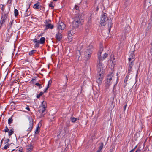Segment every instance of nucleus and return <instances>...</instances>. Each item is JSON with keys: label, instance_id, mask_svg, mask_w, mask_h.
<instances>
[{"label": "nucleus", "instance_id": "nucleus-1", "mask_svg": "<svg viewBox=\"0 0 152 152\" xmlns=\"http://www.w3.org/2000/svg\"><path fill=\"white\" fill-rule=\"evenodd\" d=\"M103 50V48L102 44L100 45V48L99 52L98 53V58L99 61V64L98 65V68L97 69L98 72L99 73V76L97 80V82L98 83H101L103 78L104 77V69L103 64H102V62L104 59V54L103 55L102 58L101 54V53Z\"/></svg>", "mask_w": 152, "mask_h": 152}, {"label": "nucleus", "instance_id": "nucleus-2", "mask_svg": "<svg viewBox=\"0 0 152 152\" xmlns=\"http://www.w3.org/2000/svg\"><path fill=\"white\" fill-rule=\"evenodd\" d=\"M83 21L82 19L81 20V16L80 15H77L75 16L73 22V26L75 27L78 28L81 26L83 24Z\"/></svg>", "mask_w": 152, "mask_h": 152}, {"label": "nucleus", "instance_id": "nucleus-3", "mask_svg": "<svg viewBox=\"0 0 152 152\" xmlns=\"http://www.w3.org/2000/svg\"><path fill=\"white\" fill-rule=\"evenodd\" d=\"M93 48V45L91 44H90L84 52L85 59L86 61H88L92 53Z\"/></svg>", "mask_w": 152, "mask_h": 152}, {"label": "nucleus", "instance_id": "nucleus-4", "mask_svg": "<svg viewBox=\"0 0 152 152\" xmlns=\"http://www.w3.org/2000/svg\"><path fill=\"white\" fill-rule=\"evenodd\" d=\"M29 124L26 126V131L30 132L32 130L34 125L33 120L31 117H28Z\"/></svg>", "mask_w": 152, "mask_h": 152}, {"label": "nucleus", "instance_id": "nucleus-5", "mask_svg": "<svg viewBox=\"0 0 152 152\" xmlns=\"http://www.w3.org/2000/svg\"><path fill=\"white\" fill-rule=\"evenodd\" d=\"M8 12H3L2 13V16L0 22L1 26H2L3 24H4L8 16Z\"/></svg>", "mask_w": 152, "mask_h": 152}, {"label": "nucleus", "instance_id": "nucleus-6", "mask_svg": "<svg viewBox=\"0 0 152 152\" xmlns=\"http://www.w3.org/2000/svg\"><path fill=\"white\" fill-rule=\"evenodd\" d=\"M45 30H47L49 28L52 29L54 28L53 25L50 22L51 21L50 20H47L45 21Z\"/></svg>", "mask_w": 152, "mask_h": 152}, {"label": "nucleus", "instance_id": "nucleus-7", "mask_svg": "<svg viewBox=\"0 0 152 152\" xmlns=\"http://www.w3.org/2000/svg\"><path fill=\"white\" fill-rule=\"evenodd\" d=\"M42 105L41 107H40V109L39 110V112L41 113L42 115H44L43 114L44 112L45 111L46 108V102L45 101H43L42 102Z\"/></svg>", "mask_w": 152, "mask_h": 152}, {"label": "nucleus", "instance_id": "nucleus-8", "mask_svg": "<svg viewBox=\"0 0 152 152\" xmlns=\"http://www.w3.org/2000/svg\"><path fill=\"white\" fill-rule=\"evenodd\" d=\"M112 73L111 72L107 76L106 79V85L108 87L111 84V81L113 77Z\"/></svg>", "mask_w": 152, "mask_h": 152}, {"label": "nucleus", "instance_id": "nucleus-9", "mask_svg": "<svg viewBox=\"0 0 152 152\" xmlns=\"http://www.w3.org/2000/svg\"><path fill=\"white\" fill-rule=\"evenodd\" d=\"M112 20L111 18L110 19H108V18H107V19L106 21V24L107 23V26L108 27V33H109L110 30L112 26Z\"/></svg>", "mask_w": 152, "mask_h": 152}, {"label": "nucleus", "instance_id": "nucleus-10", "mask_svg": "<svg viewBox=\"0 0 152 152\" xmlns=\"http://www.w3.org/2000/svg\"><path fill=\"white\" fill-rule=\"evenodd\" d=\"M33 143L31 142L30 144H28L26 146L27 152H30L32 150L33 148Z\"/></svg>", "mask_w": 152, "mask_h": 152}, {"label": "nucleus", "instance_id": "nucleus-11", "mask_svg": "<svg viewBox=\"0 0 152 152\" xmlns=\"http://www.w3.org/2000/svg\"><path fill=\"white\" fill-rule=\"evenodd\" d=\"M33 41L35 44L34 47L35 48H38L39 47V40H38L37 39H35L33 40Z\"/></svg>", "mask_w": 152, "mask_h": 152}, {"label": "nucleus", "instance_id": "nucleus-12", "mask_svg": "<svg viewBox=\"0 0 152 152\" xmlns=\"http://www.w3.org/2000/svg\"><path fill=\"white\" fill-rule=\"evenodd\" d=\"M65 24L64 23L61 22L58 25L57 28L59 30H63L65 28Z\"/></svg>", "mask_w": 152, "mask_h": 152}, {"label": "nucleus", "instance_id": "nucleus-13", "mask_svg": "<svg viewBox=\"0 0 152 152\" xmlns=\"http://www.w3.org/2000/svg\"><path fill=\"white\" fill-rule=\"evenodd\" d=\"M135 56L134 54L133 51H132L130 52V56H129L128 60L129 62L130 61L134 62V60Z\"/></svg>", "mask_w": 152, "mask_h": 152}, {"label": "nucleus", "instance_id": "nucleus-14", "mask_svg": "<svg viewBox=\"0 0 152 152\" xmlns=\"http://www.w3.org/2000/svg\"><path fill=\"white\" fill-rule=\"evenodd\" d=\"M62 37V34H61V32L59 31L56 34L55 38L58 41H60Z\"/></svg>", "mask_w": 152, "mask_h": 152}, {"label": "nucleus", "instance_id": "nucleus-15", "mask_svg": "<svg viewBox=\"0 0 152 152\" xmlns=\"http://www.w3.org/2000/svg\"><path fill=\"white\" fill-rule=\"evenodd\" d=\"M100 25L102 26H104V13L102 15L101 17Z\"/></svg>", "mask_w": 152, "mask_h": 152}, {"label": "nucleus", "instance_id": "nucleus-16", "mask_svg": "<svg viewBox=\"0 0 152 152\" xmlns=\"http://www.w3.org/2000/svg\"><path fill=\"white\" fill-rule=\"evenodd\" d=\"M39 2L36 3L33 6V8L35 9L43 10V8L42 7V6L40 5H39Z\"/></svg>", "mask_w": 152, "mask_h": 152}, {"label": "nucleus", "instance_id": "nucleus-17", "mask_svg": "<svg viewBox=\"0 0 152 152\" xmlns=\"http://www.w3.org/2000/svg\"><path fill=\"white\" fill-rule=\"evenodd\" d=\"M74 33L73 31L70 30L68 32V36L67 37L68 39L70 40L71 41L72 37Z\"/></svg>", "mask_w": 152, "mask_h": 152}, {"label": "nucleus", "instance_id": "nucleus-18", "mask_svg": "<svg viewBox=\"0 0 152 152\" xmlns=\"http://www.w3.org/2000/svg\"><path fill=\"white\" fill-rule=\"evenodd\" d=\"M45 38L44 37H42L40 39L39 43H40V44H43L45 43Z\"/></svg>", "mask_w": 152, "mask_h": 152}, {"label": "nucleus", "instance_id": "nucleus-19", "mask_svg": "<svg viewBox=\"0 0 152 152\" xmlns=\"http://www.w3.org/2000/svg\"><path fill=\"white\" fill-rule=\"evenodd\" d=\"M130 63L129 64V66L128 67V71H130L131 69L132 68V66H133V65L134 64V62H132V61H130Z\"/></svg>", "mask_w": 152, "mask_h": 152}, {"label": "nucleus", "instance_id": "nucleus-20", "mask_svg": "<svg viewBox=\"0 0 152 152\" xmlns=\"http://www.w3.org/2000/svg\"><path fill=\"white\" fill-rule=\"evenodd\" d=\"M14 132V129H12L9 131H8V134L9 136H10L12 135Z\"/></svg>", "mask_w": 152, "mask_h": 152}, {"label": "nucleus", "instance_id": "nucleus-21", "mask_svg": "<svg viewBox=\"0 0 152 152\" xmlns=\"http://www.w3.org/2000/svg\"><path fill=\"white\" fill-rule=\"evenodd\" d=\"M28 9H27L25 11V16H28L29 15H30L31 14V12H29V11L28 12Z\"/></svg>", "mask_w": 152, "mask_h": 152}, {"label": "nucleus", "instance_id": "nucleus-22", "mask_svg": "<svg viewBox=\"0 0 152 152\" xmlns=\"http://www.w3.org/2000/svg\"><path fill=\"white\" fill-rule=\"evenodd\" d=\"M10 144L9 143L7 144L6 145L4 146L3 148H2L3 150H6L10 146Z\"/></svg>", "mask_w": 152, "mask_h": 152}, {"label": "nucleus", "instance_id": "nucleus-23", "mask_svg": "<svg viewBox=\"0 0 152 152\" xmlns=\"http://www.w3.org/2000/svg\"><path fill=\"white\" fill-rule=\"evenodd\" d=\"M36 50H33L29 52V55L30 56H32L36 52Z\"/></svg>", "mask_w": 152, "mask_h": 152}, {"label": "nucleus", "instance_id": "nucleus-24", "mask_svg": "<svg viewBox=\"0 0 152 152\" xmlns=\"http://www.w3.org/2000/svg\"><path fill=\"white\" fill-rule=\"evenodd\" d=\"M77 118H75L74 117H71L70 118V120L72 123H75L77 121Z\"/></svg>", "mask_w": 152, "mask_h": 152}, {"label": "nucleus", "instance_id": "nucleus-25", "mask_svg": "<svg viewBox=\"0 0 152 152\" xmlns=\"http://www.w3.org/2000/svg\"><path fill=\"white\" fill-rule=\"evenodd\" d=\"M13 119L12 117L10 118L8 120V124L10 125V124L12 123Z\"/></svg>", "mask_w": 152, "mask_h": 152}, {"label": "nucleus", "instance_id": "nucleus-26", "mask_svg": "<svg viewBox=\"0 0 152 152\" xmlns=\"http://www.w3.org/2000/svg\"><path fill=\"white\" fill-rule=\"evenodd\" d=\"M115 60V58L114 57V55H111L110 57V61H111L113 63V60Z\"/></svg>", "mask_w": 152, "mask_h": 152}, {"label": "nucleus", "instance_id": "nucleus-27", "mask_svg": "<svg viewBox=\"0 0 152 152\" xmlns=\"http://www.w3.org/2000/svg\"><path fill=\"white\" fill-rule=\"evenodd\" d=\"M51 83L52 81L51 80H50L48 82V84L47 87L49 88V87L50 86Z\"/></svg>", "mask_w": 152, "mask_h": 152}, {"label": "nucleus", "instance_id": "nucleus-28", "mask_svg": "<svg viewBox=\"0 0 152 152\" xmlns=\"http://www.w3.org/2000/svg\"><path fill=\"white\" fill-rule=\"evenodd\" d=\"M14 14H15V17L17 16L18 15V10L16 9H15Z\"/></svg>", "mask_w": 152, "mask_h": 152}, {"label": "nucleus", "instance_id": "nucleus-29", "mask_svg": "<svg viewBox=\"0 0 152 152\" xmlns=\"http://www.w3.org/2000/svg\"><path fill=\"white\" fill-rule=\"evenodd\" d=\"M43 94V93L42 92H41L39 93V94L37 95V98L38 99Z\"/></svg>", "mask_w": 152, "mask_h": 152}, {"label": "nucleus", "instance_id": "nucleus-30", "mask_svg": "<svg viewBox=\"0 0 152 152\" xmlns=\"http://www.w3.org/2000/svg\"><path fill=\"white\" fill-rule=\"evenodd\" d=\"M39 126H38L36 128L35 132V133L36 134H38L39 132Z\"/></svg>", "mask_w": 152, "mask_h": 152}, {"label": "nucleus", "instance_id": "nucleus-31", "mask_svg": "<svg viewBox=\"0 0 152 152\" xmlns=\"http://www.w3.org/2000/svg\"><path fill=\"white\" fill-rule=\"evenodd\" d=\"M35 85L37 86H38L40 88H42V85L41 84H40L38 83H36Z\"/></svg>", "mask_w": 152, "mask_h": 152}, {"label": "nucleus", "instance_id": "nucleus-32", "mask_svg": "<svg viewBox=\"0 0 152 152\" xmlns=\"http://www.w3.org/2000/svg\"><path fill=\"white\" fill-rule=\"evenodd\" d=\"M2 7H1V9L2 11L4 12V11L5 9V5L4 4H1Z\"/></svg>", "mask_w": 152, "mask_h": 152}, {"label": "nucleus", "instance_id": "nucleus-33", "mask_svg": "<svg viewBox=\"0 0 152 152\" xmlns=\"http://www.w3.org/2000/svg\"><path fill=\"white\" fill-rule=\"evenodd\" d=\"M70 121H68L66 122V126L67 127H69L70 126Z\"/></svg>", "mask_w": 152, "mask_h": 152}, {"label": "nucleus", "instance_id": "nucleus-34", "mask_svg": "<svg viewBox=\"0 0 152 152\" xmlns=\"http://www.w3.org/2000/svg\"><path fill=\"white\" fill-rule=\"evenodd\" d=\"M4 131L5 132H8L9 131V129L7 126H6L5 127Z\"/></svg>", "mask_w": 152, "mask_h": 152}, {"label": "nucleus", "instance_id": "nucleus-35", "mask_svg": "<svg viewBox=\"0 0 152 152\" xmlns=\"http://www.w3.org/2000/svg\"><path fill=\"white\" fill-rule=\"evenodd\" d=\"M103 146V143H101V145L100 146L99 148V151H101V150Z\"/></svg>", "mask_w": 152, "mask_h": 152}, {"label": "nucleus", "instance_id": "nucleus-36", "mask_svg": "<svg viewBox=\"0 0 152 152\" xmlns=\"http://www.w3.org/2000/svg\"><path fill=\"white\" fill-rule=\"evenodd\" d=\"M14 22V20H12V21L10 22V24L9 25L10 28L12 26V24Z\"/></svg>", "mask_w": 152, "mask_h": 152}, {"label": "nucleus", "instance_id": "nucleus-37", "mask_svg": "<svg viewBox=\"0 0 152 152\" xmlns=\"http://www.w3.org/2000/svg\"><path fill=\"white\" fill-rule=\"evenodd\" d=\"M74 8L75 9V10H79V6H78L77 5H75V6Z\"/></svg>", "mask_w": 152, "mask_h": 152}, {"label": "nucleus", "instance_id": "nucleus-38", "mask_svg": "<svg viewBox=\"0 0 152 152\" xmlns=\"http://www.w3.org/2000/svg\"><path fill=\"white\" fill-rule=\"evenodd\" d=\"M19 151L20 152H23V149L22 147H20L19 148Z\"/></svg>", "mask_w": 152, "mask_h": 152}, {"label": "nucleus", "instance_id": "nucleus-39", "mask_svg": "<svg viewBox=\"0 0 152 152\" xmlns=\"http://www.w3.org/2000/svg\"><path fill=\"white\" fill-rule=\"evenodd\" d=\"M53 3V2H51L50 4L49 5V6L50 7H51V9H53L54 8V6H53L52 5V4Z\"/></svg>", "mask_w": 152, "mask_h": 152}, {"label": "nucleus", "instance_id": "nucleus-40", "mask_svg": "<svg viewBox=\"0 0 152 152\" xmlns=\"http://www.w3.org/2000/svg\"><path fill=\"white\" fill-rule=\"evenodd\" d=\"M135 152H141L140 148H138Z\"/></svg>", "mask_w": 152, "mask_h": 152}, {"label": "nucleus", "instance_id": "nucleus-41", "mask_svg": "<svg viewBox=\"0 0 152 152\" xmlns=\"http://www.w3.org/2000/svg\"><path fill=\"white\" fill-rule=\"evenodd\" d=\"M127 81V80L125 79L124 80V86H126V82Z\"/></svg>", "mask_w": 152, "mask_h": 152}, {"label": "nucleus", "instance_id": "nucleus-42", "mask_svg": "<svg viewBox=\"0 0 152 152\" xmlns=\"http://www.w3.org/2000/svg\"><path fill=\"white\" fill-rule=\"evenodd\" d=\"M9 141H10V140L9 139H7V140H5L4 143L5 144H6V143L8 144L7 143H8V142H9Z\"/></svg>", "mask_w": 152, "mask_h": 152}, {"label": "nucleus", "instance_id": "nucleus-43", "mask_svg": "<svg viewBox=\"0 0 152 152\" xmlns=\"http://www.w3.org/2000/svg\"><path fill=\"white\" fill-rule=\"evenodd\" d=\"M65 76L66 77V84L67 83V81H68V77L66 75H65Z\"/></svg>", "mask_w": 152, "mask_h": 152}, {"label": "nucleus", "instance_id": "nucleus-44", "mask_svg": "<svg viewBox=\"0 0 152 152\" xmlns=\"http://www.w3.org/2000/svg\"><path fill=\"white\" fill-rule=\"evenodd\" d=\"M48 88H48L46 87V88L44 90V93L46 92L47 90L48 89Z\"/></svg>", "mask_w": 152, "mask_h": 152}, {"label": "nucleus", "instance_id": "nucleus-45", "mask_svg": "<svg viewBox=\"0 0 152 152\" xmlns=\"http://www.w3.org/2000/svg\"><path fill=\"white\" fill-rule=\"evenodd\" d=\"M127 106V104H126L125 105L124 108V111L125 110Z\"/></svg>", "mask_w": 152, "mask_h": 152}, {"label": "nucleus", "instance_id": "nucleus-46", "mask_svg": "<svg viewBox=\"0 0 152 152\" xmlns=\"http://www.w3.org/2000/svg\"><path fill=\"white\" fill-rule=\"evenodd\" d=\"M26 109L28 110L29 111L30 110V109L28 107H27L26 108Z\"/></svg>", "mask_w": 152, "mask_h": 152}, {"label": "nucleus", "instance_id": "nucleus-47", "mask_svg": "<svg viewBox=\"0 0 152 152\" xmlns=\"http://www.w3.org/2000/svg\"><path fill=\"white\" fill-rule=\"evenodd\" d=\"M135 149V148L132 149L131 151H130V152H133L134 150Z\"/></svg>", "mask_w": 152, "mask_h": 152}, {"label": "nucleus", "instance_id": "nucleus-48", "mask_svg": "<svg viewBox=\"0 0 152 152\" xmlns=\"http://www.w3.org/2000/svg\"><path fill=\"white\" fill-rule=\"evenodd\" d=\"M108 53L107 54L106 53H105V58H106L108 56Z\"/></svg>", "mask_w": 152, "mask_h": 152}, {"label": "nucleus", "instance_id": "nucleus-49", "mask_svg": "<svg viewBox=\"0 0 152 152\" xmlns=\"http://www.w3.org/2000/svg\"><path fill=\"white\" fill-rule=\"evenodd\" d=\"M150 25V24H149V25ZM151 26H149V25H148V27H147V28H148V29H149V28H151Z\"/></svg>", "mask_w": 152, "mask_h": 152}, {"label": "nucleus", "instance_id": "nucleus-50", "mask_svg": "<svg viewBox=\"0 0 152 152\" xmlns=\"http://www.w3.org/2000/svg\"><path fill=\"white\" fill-rule=\"evenodd\" d=\"M150 51L152 52V42L151 43V47L150 49Z\"/></svg>", "mask_w": 152, "mask_h": 152}, {"label": "nucleus", "instance_id": "nucleus-51", "mask_svg": "<svg viewBox=\"0 0 152 152\" xmlns=\"http://www.w3.org/2000/svg\"><path fill=\"white\" fill-rule=\"evenodd\" d=\"M3 140H4V139H2V140H1V144H2V142H3Z\"/></svg>", "mask_w": 152, "mask_h": 152}, {"label": "nucleus", "instance_id": "nucleus-52", "mask_svg": "<svg viewBox=\"0 0 152 152\" xmlns=\"http://www.w3.org/2000/svg\"><path fill=\"white\" fill-rule=\"evenodd\" d=\"M100 151H99V149L96 152H100Z\"/></svg>", "mask_w": 152, "mask_h": 152}, {"label": "nucleus", "instance_id": "nucleus-53", "mask_svg": "<svg viewBox=\"0 0 152 152\" xmlns=\"http://www.w3.org/2000/svg\"><path fill=\"white\" fill-rule=\"evenodd\" d=\"M54 1H55V2H56V1L57 0H53Z\"/></svg>", "mask_w": 152, "mask_h": 152}, {"label": "nucleus", "instance_id": "nucleus-54", "mask_svg": "<svg viewBox=\"0 0 152 152\" xmlns=\"http://www.w3.org/2000/svg\"><path fill=\"white\" fill-rule=\"evenodd\" d=\"M9 1H10V2H11L12 1V0H9Z\"/></svg>", "mask_w": 152, "mask_h": 152}, {"label": "nucleus", "instance_id": "nucleus-55", "mask_svg": "<svg viewBox=\"0 0 152 152\" xmlns=\"http://www.w3.org/2000/svg\"><path fill=\"white\" fill-rule=\"evenodd\" d=\"M79 119H80L79 118H77V119H78V120H79Z\"/></svg>", "mask_w": 152, "mask_h": 152}, {"label": "nucleus", "instance_id": "nucleus-56", "mask_svg": "<svg viewBox=\"0 0 152 152\" xmlns=\"http://www.w3.org/2000/svg\"><path fill=\"white\" fill-rule=\"evenodd\" d=\"M136 147L137 146H136L134 148H135V149L136 148Z\"/></svg>", "mask_w": 152, "mask_h": 152}, {"label": "nucleus", "instance_id": "nucleus-57", "mask_svg": "<svg viewBox=\"0 0 152 152\" xmlns=\"http://www.w3.org/2000/svg\"><path fill=\"white\" fill-rule=\"evenodd\" d=\"M78 52H79V53H80V51H78Z\"/></svg>", "mask_w": 152, "mask_h": 152}]
</instances>
